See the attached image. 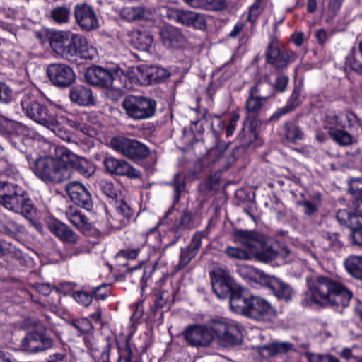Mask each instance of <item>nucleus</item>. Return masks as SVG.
Masks as SVG:
<instances>
[{"instance_id": "de8ad7c7", "label": "nucleus", "mask_w": 362, "mask_h": 362, "mask_svg": "<svg viewBox=\"0 0 362 362\" xmlns=\"http://www.w3.org/2000/svg\"><path fill=\"white\" fill-rule=\"evenodd\" d=\"M196 253H194L188 247L181 250L180 254V260L177 264L178 269H181L185 267L190 262V261L196 256Z\"/></svg>"}, {"instance_id": "4be33fe9", "label": "nucleus", "mask_w": 362, "mask_h": 362, "mask_svg": "<svg viewBox=\"0 0 362 362\" xmlns=\"http://www.w3.org/2000/svg\"><path fill=\"white\" fill-rule=\"evenodd\" d=\"M77 24L83 30L89 31L98 28V21L93 9L87 4H77L74 8Z\"/></svg>"}, {"instance_id": "09e8293b", "label": "nucleus", "mask_w": 362, "mask_h": 362, "mask_svg": "<svg viewBox=\"0 0 362 362\" xmlns=\"http://www.w3.org/2000/svg\"><path fill=\"white\" fill-rule=\"evenodd\" d=\"M194 12L191 11L177 10L175 12V19L177 22L190 26Z\"/></svg>"}, {"instance_id": "603ef678", "label": "nucleus", "mask_w": 362, "mask_h": 362, "mask_svg": "<svg viewBox=\"0 0 362 362\" xmlns=\"http://www.w3.org/2000/svg\"><path fill=\"white\" fill-rule=\"evenodd\" d=\"M48 129H51L58 137L61 139L70 142L71 141V135L69 132L66 129H64L59 127L57 123V121L55 119V122L52 127H47Z\"/></svg>"}, {"instance_id": "ea45409f", "label": "nucleus", "mask_w": 362, "mask_h": 362, "mask_svg": "<svg viewBox=\"0 0 362 362\" xmlns=\"http://www.w3.org/2000/svg\"><path fill=\"white\" fill-rule=\"evenodd\" d=\"M354 223L350 227V238L355 245H362V215L355 218Z\"/></svg>"}, {"instance_id": "f3484780", "label": "nucleus", "mask_w": 362, "mask_h": 362, "mask_svg": "<svg viewBox=\"0 0 362 362\" xmlns=\"http://www.w3.org/2000/svg\"><path fill=\"white\" fill-rule=\"evenodd\" d=\"M54 345L53 339L45 333L33 331L28 332L22 339V350L30 353H37L51 349Z\"/></svg>"}, {"instance_id": "8fccbe9b", "label": "nucleus", "mask_w": 362, "mask_h": 362, "mask_svg": "<svg viewBox=\"0 0 362 362\" xmlns=\"http://www.w3.org/2000/svg\"><path fill=\"white\" fill-rule=\"evenodd\" d=\"M101 191L108 197L115 199L117 197V189L114 185L109 181L103 180L99 183Z\"/></svg>"}, {"instance_id": "49530a36", "label": "nucleus", "mask_w": 362, "mask_h": 362, "mask_svg": "<svg viewBox=\"0 0 362 362\" xmlns=\"http://www.w3.org/2000/svg\"><path fill=\"white\" fill-rule=\"evenodd\" d=\"M349 190L362 204V178H352L350 180Z\"/></svg>"}, {"instance_id": "052dcab7", "label": "nucleus", "mask_w": 362, "mask_h": 362, "mask_svg": "<svg viewBox=\"0 0 362 362\" xmlns=\"http://www.w3.org/2000/svg\"><path fill=\"white\" fill-rule=\"evenodd\" d=\"M13 98L12 90L5 83L0 85V102L8 103Z\"/></svg>"}, {"instance_id": "13d9d810", "label": "nucleus", "mask_w": 362, "mask_h": 362, "mask_svg": "<svg viewBox=\"0 0 362 362\" xmlns=\"http://www.w3.org/2000/svg\"><path fill=\"white\" fill-rule=\"evenodd\" d=\"M172 186L174 188L176 196L178 198L180 193L185 189L184 176L182 174H176L172 182Z\"/></svg>"}, {"instance_id": "f704fd0d", "label": "nucleus", "mask_w": 362, "mask_h": 362, "mask_svg": "<svg viewBox=\"0 0 362 362\" xmlns=\"http://www.w3.org/2000/svg\"><path fill=\"white\" fill-rule=\"evenodd\" d=\"M76 57H79L85 59H93L97 56V49L89 44L87 40L81 35H78L76 42Z\"/></svg>"}, {"instance_id": "39448f33", "label": "nucleus", "mask_w": 362, "mask_h": 362, "mask_svg": "<svg viewBox=\"0 0 362 362\" xmlns=\"http://www.w3.org/2000/svg\"><path fill=\"white\" fill-rule=\"evenodd\" d=\"M0 204L16 213L30 214L33 211L31 199L18 185L0 181Z\"/></svg>"}, {"instance_id": "69168bd1", "label": "nucleus", "mask_w": 362, "mask_h": 362, "mask_svg": "<svg viewBox=\"0 0 362 362\" xmlns=\"http://www.w3.org/2000/svg\"><path fill=\"white\" fill-rule=\"evenodd\" d=\"M170 297V293L167 291H160L156 298L155 300V306L157 308H161L165 306L167 301L169 300Z\"/></svg>"}, {"instance_id": "f257e3e1", "label": "nucleus", "mask_w": 362, "mask_h": 362, "mask_svg": "<svg viewBox=\"0 0 362 362\" xmlns=\"http://www.w3.org/2000/svg\"><path fill=\"white\" fill-rule=\"evenodd\" d=\"M308 291L305 293L303 304L337 305L346 307L349 305L352 293L341 284L324 276L313 275L306 279Z\"/></svg>"}, {"instance_id": "72a5a7b5", "label": "nucleus", "mask_w": 362, "mask_h": 362, "mask_svg": "<svg viewBox=\"0 0 362 362\" xmlns=\"http://www.w3.org/2000/svg\"><path fill=\"white\" fill-rule=\"evenodd\" d=\"M87 118V115L82 113L75 117L67 118V122L70 127L79 130L83 134L90 137H94L97 135V131L93 127L86 123Z\"/></svg>"}, {"instance_id": "9b49d317", "label": "nucleus", "mask_w": 362, "mask_h": 362, "mask_svg": "<svg viewBox=\"0 0 362 362\" xmlns=\"http://www.w3.org/2000/svg\"><path fill=\"white\" fill-rule=\"evenodd\" d=\"M78 34L70 31L54 32L49 40L54 52L67 60L76 58V42Z\"/></svg>"}, {"instance_id": "680f3d73", "label": "nucleus", "mask_w": 362, "mask_h": 362, "mask_svg": "<svg viewBox=\"0 0 362 362\" xmlns=\"http://www.w3.org/2000/svg\"><path fill=\"white\" fill-rule=\"evenodd\" d=\"M4 173L7 177H13L18 173L16 168L8 163L6 160H0V173Z\"/></svg>"}, {"instance_id": "dca6fc26", "label": "nucleus", "mask_w": 362, "mask_h": 362, "mask_svg": "<svg viewBox=\"0 0 362 362\" xmlns=\"http://www.w3.org/2000/svg\"><path fill=\"white\" fill-rule=\"evenodd\" d=\"M265 56L266 62L271 64L276 70L286 69L288 64L296 59V54L292 51H281L276 40L274 39L267 45Z\"/></svg>"}, {"instance_id": "6ab92c4d", "label": "nucleus", "mask_w": 362, "mask_h": 362, "mask_svg": "<svg viewBox=\"0 0 362 362\" xmlns=\"http://www.w3.org/2000/svg\"><path fill=\"white\" fill-rule=\"evenodd\" d=\"M47 74L52 82L56 86L68 87L76 79L73 69L64 64H52L47 69Z\"/></svg>"}, {"instance_id": "4d7b16f0", "label": "nucleus", "mask_w": 362, "mask_h": 362, "mask_svg": "<svg viewBox=\"0 0 362 362\" xmlns=\"http://www.w3.org/2000/svg\"><path fill=\"white\" fill-rule=\"evenodd\" d=\"M190 25L193 26L196 29L204 30L206 28V20L205 16L204 14L194 12Z\"/></svg>"}, {"instance_id": "774afa93", "label": "nucleus", "mask_w": 362, "mask_h": 362, "mask_svg": "<svg viewBox=\"0 0 362 362\" xmlns=\"http://www.w3.org/2000/svg\"><path fill=\"white\" fill-rule=\"evenodd\" d=\"M225 124L221 117H216L211 122V129L216 136L223 132Z\"/></svg>"}, {"instance_id": "f03ea898", "label": "nucleus", "mask_w": 362, "mask_h": 362, "mask_svg": "<svg viewBox=\"0 0 362 362\" xmlns=\"http://www.w3.org/2000/svg\"><path fill=\"white\" fill-rule=\"evenodd\" d=\"M231 310L256 320H267L275 315V310L269 302L245 289L233 295Z\"/></svg>"}, {"instance_id": "aec40b11", "label": "nucleus", "mask_w": 362, "mask_h": 362, "mask_svg": "<svg viewBox=\"0 0 362 362\" xmlns=\"http://www.w3.org/2000/svg\"><path fill=\"white\" fill-rule=\"evenodd\" d=\"M269 77L264 76L256 82L250 89V95L246 101V109L248 112L257 113L270 95H261L263 86H269Z\"/></svg>"}, {"instance_id": "f8f14e48", "label": "nucleus", "mask_w": 362, "mask_h": 362, "mask_svg": "<svg viewBox=\"0 0 362 362\" xmlns=\"http://www.w3.org/2000/svg\"><path fill=\"white\" fill-rule=\"evenodd\" d=\"M183 337L191 346L207 348L214 341L210 321L207 324H194L187 326L184 330Z\"/></svg>"}, {"instance_id": "c03bdc74", "label": "nucleus", "mask_w": 362, "mask_h": 362, "mask_svg": "<svg viewBox=\"0 0 362 362\" xmlns=\"http://www.w3.org/2000/svg\"><path fill=\"white\" fill-rule=\"evenodd\" d=\"M360 214H351L346 209H339L337 212L336 218L341 225H346L351 227L354 223L355 218H358Z\"/></svg>"}, {"instance_id": "e2e57ef3", "label": "nucleus", "mask_w": 362, "mask_h": 362, "mask_svg": "<svg viewBox=\"0 0 362 362\" xmlns=\"http://www.w3.org/2000/svg\"><path fill=\"white\" fill-rule=\"evenodd\" d=\"M107 285L103 284L98 286L93 287L91 289L93 295L98 300H105L108 294Z\"/></svg>"}, {"instance_id": "7c9ffc66", "label": "nucleus", "mask_w": 362, "mask_h": 362, "mask_svg": "<svg viewBox=\"0 0 362 362\" xmlns=\"http://www.w3.org/2000/svg\"><path fill=\"white\" fill-rule=\"evenodd\" d=\"M69 98L71 102L80 106H89L94 103L92 91L83 86L73 87L69 91Z\"/></svg>"}, {"instance_id": "37998d69", "label": "nucleus", "mask_w": 362, "mask_h": 362, "mask_svg": "<svg viewBox=\"0 0 362 362\" xmlns=\"http://www.w3.org/2000/svg\"><path fill=\"white\" fill-rule=\"evenodd\" d=\"M356 49L352 47L350 53L346 57V66L354 71L362 74V63L356 58Z\"/></svg>"}, {"instance_id": "4468645a", "label": "nucleus", "mask_w": 362, "mask_h": 362, "mask_svg": "<svg viewBox=\"0 0 362 362\" xmlns=\"http://www.w3.org/2000/svg\"><path fill=\"white\" fill-rule=\"evenodd\" d=\"M21 106L26 115L37 124L52 127L55 122V115L52 109H49L35 100L25 97L21 101Z\"/></svg>"}, {"instance_id": "864d4df0", "label": "nucleus", "mask_w": 362, "mask_h": 362, "mask_svg": "<svg viewBox=\"0 0 362 362\" xmlns=\"http://www.w3.org/2000/svg\"><path fill=\"white\" fill-rule=\"evenodd\" d=\"M73 298L78 303L86 307L90 305L93 300L92 296L82 291H75Z\"/></svg>"}, {"instance_id": "2eb2a0df", "label": "nucleus", "mask_w": 362, "mask_h": 362, "mask_svg": "<svg viewBox=\"0 0 362 362\" xmlns=\"http://www.w3.org/2000/svg\"><path fill=\"white\" fill-rule=\"evenodd\" d=\"M57 153L70 170L71 168H74L80 175L85 177H90L95 171V165L91 162L84 158L78 157L64 146L57 147Z\"/></svg>"}, {"instance_id": "9d476101", "label": "nucleus", "mask_w": 362, "mask_h": 362, "mask_svg": "<svg viewBox=\"0 0 362 362\" xmlns=\"http://www.w3.org/2000/svg\"><path fill=\"white\" fill-rule=\"evenodd\" d=\"M212 288L217 298L225 299L230 296V308L231 299L235 293L243 291V288L235 284L227 269L217 267L211 272Z\"/></svg>"}, {"instance_id": "393cba45", "label": "nucleus", "mask_w": 362, "mask_h": 362, "mask_svg": "<svg viewBox=\"0 0 362 362\" xmlns=\"http://www.w3.org/2000/svg\"><path fill=\"white\" fill-rule=\"evenodd\" d=\"M165 223L171 224L172 229L176 232L191 228L192 215L186 211H180L172 208L165 214Z\"/></svg>"}, {"instance_id": "ddd939ff", "label": "nucleus", "mask_w": 362, "mask_h": 362, "mask_svg": "<svg viewBox=\"0 0 362 362\" xmlns=\"http://www.w3.org/2000/svg\"><path fill=\"white\" fill-rule=\"evenodd\" d=\"M112 148L133 160L146 158L150 153L148 148L141 142L125 137H114L111 141Z\"/></svg>"}, {"instance_id": "bf43d9fd", "label": "nucleus", "mask_w": 362, "mask_h": 362, "mask_svg": "<svg viewBox=\"0 0 362 362\" xmlns=\"http://www.w3.org/2000/svg\"><path fill=\"white\" fill-rule=\"evenodd\" d=\"M288 77L284 74H279L274 84V88L279 92H284L288 83Z\"/></svg>"}, {"instance_id": "b1692460", "label": "nucleus", "mask_w": 362, "mask_h": 362, "mask_svg": "<svg viewBox=\"0 0 362 362\" xmlns=\"http://www.w3.org/2000/svg\"><path fill=\"white\" fill-rule=\"evenodd\" d=\"M325 128L328 129L329 134L332 139L339 145L346 146L353 143L352 136L347 132L335 128L341 125L339 115H332L328 116L325 120Z\"/></svg>"}, {"instance_id": "1a4fd4ad", "label": "nucleus", "mask_w": 362, "mask_h": 362, "mask_svg": "<svg viewBox=\"0 0 362 362\" xmlns=\"http://www.w3.org/2000/svg\"><path fill=\"white\" fill-rule=\"evenodd\" d=\"M241 273L245 272L250 274V278L255 281H259L260 283L265 284L274 293V294L279 299L288 301L293 295L292 288L280 279L270 276L266 274L263 271L257 269L252 267H245L240 269Z\"/></svg>"}, {"instance_id": "7ed1b4c3", "label": "nucleus", "mask_w": 362, "mask_h": 362, "mask_svg": "<svg viewBox=\"0 0 362 362\" xmlns=\"http://www.w3.org/2000/svg\"><path fill=\"white\" fill-rule=\"evenodd\" d=\"M238 234L242 238V241L249 246L252 257L259 261L274 262L276 265H281L291 260L290 251L286 247L275 250L266 247L262 238L255 232H240Z\"/></svg>"}, {"instance_id": "c756f323", "label": "nucleus", "mask_w": 362, "mask_h": 362, "mask_svg": "<svg viewBox=\"0 0 362 362\" xmlns=\"http://www.w3.org/2000/svg\"><path fill=\"white\" fill-rule=\"evenodd\" d=\"M65 215L70 223L82 233H87L92 229V223L89 219L76 206H69L66 209Z\"/></svg>"}, {"instance_id": "338daca9", "label": "nucleus", "mask_w": 362, "mask_h": 362, "mask_svg": "<svg viewBox=\"0 0 362 362\" xmlns=\"http://www.w3.org/2000/svg\"><path fill=\"white\" fill-rule=\"evenodd\" d=\"M140 247H134V248H129L126 250H121L117 255L124 257L129 259H134L137 257L139 253L140 252Z\"/></svg>"}, {"instance_id": "423d86ee", "label": "nucleus", "mask_w": 362, "mask_h": 362, "mask_svg": "<svg viewBox=\"0 0 362 362\" xmlns=\"http://www.w3.org/2000/svg\"><path fill=\"white\" fill-rule=\"evenodd\" d=\"M214 339H217L224 346L239 344L241 339L240 324L226 317H216L210 320Z\"/></svg>"}, {"instance_id": "0eeeda50", "label": "nucleus", "mask_w": 362, "mask_h": 362, "mask_svg": "<svg viewBox=\"0 0 362 362\" xmlns=\"http://www.w3.org/2000/svg\"><path fill=\"white\" fill-rule=\"evenodd\" d=\"M85 79L90 84L104 88H108L114 81H119L121 83H124V87L128 88L126 83L127 76L123 70L117 66L111 69L98 66H92L86 71Z\"/></svg>"}, {"instance_id": "a211bd4d", "label": "nucleus", "mask_w": 362, "mask_h": 362, "mask_svg": "<svg viewBox=\"0 0 362 362\" xmlns=\"http://www.w3.org/2000/svg\"><path fill=\"white\" fill-rule=\"evenodd\" d=\"M107 214V227L112 230H119L126 226L133 214L131 207L124 201L117 202L115 209Z\"/></svg>"}, {"instance_id": "3c124183", "label": "nucleus", "mask_w": 362, "mask_h": 362, "mask_svg": "<svg viewBox=\"0 0 362 362\" xmlns=\"http://www.w3.org/2000/svg\"><path fill=\"white\" fill-rule=\"evenodd\" d=\"M71 325L81 334L86 333L92 329L91 322L86 318L74 320Z\"/></svg>"}, {"instance_id": "0e129e2a", "label": "nucleus", "mask_w": 362, "mask_h": 362, "mask_svg": "<svg viewBox=\"0 0 362 362\" xmlns=\"http://www.w3.org/2000/svg\"><path fill=\"white\" fill-rule=\"evenodd\" d=\"M327 12L331 18L334 17L340 10L344 0H327Z\"/></svg>"}, {"instance_id": "a18cd8bd", "label": "nucleus", "mask_w": 362, "mask_h": 362, "mask_svg": "<svg viewBox=\"0 0 362 362\" xmlns=\"http://www.w3.org/2000/svg\"><path fill=\"white\" fill-rule=\"evenodd\" d=\"M325 238V246L328 247L329 249L337 250L343 246V243L339 238L337 233H332L327 232L324 236Z\"/></svg>"}, {"instance_id": "6e6552de", "label": "nucleus", "mask_w": 362, "mask_h": 362, "mask_svg": "<svg viewBox=\"0 0 362 362\" xmlns=\"http://www.w3.org/2000/svg\"><path fill=\"white\" fill-rule=\"evenodd\" d=\"M122 107L129 118L141 120L153 116L156 103L149 98L127 95L123 100Z\"/></svg>"}, {"instance_id": "a19ab883", "label": "nucleus", "mask_w": 362, "mask_h": 362, "mask_svg": "<svg viewBox=\"0 0 362 362\" xmlns=\"http://www.w3.org/2000/svg\"><path fill=\"white\" fill-rule=\"evenodd\" d=\"M70 11L66 6H57L50 12L51 19L57 23H67L69 19Z\"/></svg>"}, {"instance_id": "20e7f679", "label": "nucleus", "mask_w": 362, "mask_h": 362, "mask_svg": "<svg viewBox=\"0 0 362 362\" xmlns=\"http://www.w3.org/2000/svg\"><path fill=\"white\" fill-rule=\"evenodd\" d=\"M56 158L46 156L33 160V172L45 182H62L71 176V170L57 155Z\"/></svg>"}, {"instance_id": "79ce46f5", "label": "nucleus", "mask_w": 362, "mask_h": 362, "mask_svg": "<svg viewBox=\"0 0 362 362\" xmlns=\"http://www.w3.org/2000/svg\"><path fill=\"white\" fill-rule=\"evenodd\" d=\"M121 16L128 21H136L144 17V10L141 7H125L121 11Z\"/></svg>"}, {"instance_id": "e433bc0d", "label": "nucleus", "mask_w": 362, "mask_h": 362, "mask_svg": "<svg viewBox=\"0 0 362 362\" xmlns=\"http://www.w3.org/2000/svg\"><path fill=\"white\" fill-rule=\"evenodd\" d=\"M344 266L350 275L362 280V256H349L344 261Z\"/></svg>"}, {"instance_id": "473e14b6", "label": "nucleus", "mask_w": 362, "mask_h": 362, "mask_svg": "<svg viewBox=\"0 0 362 362\" xmlns=\"http://www.w3.org/2000/svg\"><path fill=\"white\" fill-rule=\"evenodd\" d=\"M240 232H249L248 230H235L233 232V235L235 238V240L238 243L242 245L245 248H239L236 247H227L226 248L225 252L226 255L232 258H235L241 260H248L251 259L252 257V254L250 250V247L247 244H245L242 241V238L238 235V233Z\"/></svg>"}, {"instance_id": "58836bf2", "label": "nucleus", "mask_w": 362, "mask_h": 362, "mask_svg": "<svg viewBox=\"0 0 362 362\" xmlns=\"http://www.w3.org/2000/svg\"><path fill=\"white\" fill-rule=\"evenodd\" d=\"M284 135L286 139L291 143H296L304 138L303 131L294 122H286L285 123Z\"/></svg>"}, {"instance_id": "bb28decb", "label": "nucleus", "mask_w": 362, "mask_h": 362, "mask_svg": "<svg viewBox=\"0 0 362 362\" xmlns=\"http://www.w3.org/2000/svg\"><path fill=\"white\" fill-rule=\"evenodd\" d=\"M47 226L49 230L64 243L75 244L79 239L71 228L57 219H50L47 222Z\"/></svg>"}, {"instance_id": "c85d7f7f", "label": "nucleus", "mask_w": 362, "mask_h": 362, "mask_svg": "<svg viewBox=\"0 0 362 362\" xmlns=\"http://www.w3.org/2000/svg\"><path fill=\"white\" fill-rule=\"evenodd\" d=\"M139 70L141 78L147 84L163 82L170 76L167 69L158 66H144Z\"/></svg>"}, {"instance_id": "5fc2aeb1", "label": "nucleus", "mask_w": 362, "mask_h": 362, "mask_svg": "<svg viewBox=\"0 0 362 362\" xmlns=\"http://www.w3.org/2000/svg\"><path fill=\"white\" fill-rule=\"evenodd\" d=\"M204 238H205V233L204 232L196 233L193 235L192 241L187 247L197 254L202 247Z\"/></svg>"}, {"instance_id": "5701e85b", "label": "nucleus", "mask_w": 362, "mask_h": 362, "mask_svg": "<svg viewBox=\"0 0 362 362\" xmlns=\"http://www.w3.org/2000/svg\"><path fill=\"white\" fill-rule=\"evenodd\" d=\"M103 164L107 170L112 174L127 176L132 179L141 177V173L124 160L109 156L104 158Z\"/></svg>"}, {"instance_id": "412c9836", "label": "nucleus", "mask_w": 362, "mask_h": 362, "mask_svg": "<svg viewBox=\"0 0 362 362\" xmlns=\"http://www.w3.org/2000/svg\"><path fill=\"white\" fill-rule=\"evenodd\" d=\"M65 189L73 202L88 211L91 210L92 197L85 185L79 182L73 181L66 184Z\"/></svg>"}, {"instance_id": "cd10ccee", "label": "nucleus", "mask_w": 362, "mask_h": 362, "mask_svg": "<svg viewBox=\"0 0 362 362\" xmlns=\"http://www.w3.org/2000/svg\"><path fill=\"white\" fill-rule=\"evenodd\" d=\"M257 350L264 358H269L280 354H286L296 351L295 346L287 341L272 342L261 346H257Z\"/></svg>"}, {"instance_id": "a878e982", "label": "nucleus", "mask_w": 362, "mask_h": 362, "mask_svg": "<svg viewBox=\"0 0 362 362\" xmlns=\"http://www.w3.org/2000/svg\"><path fill=\"white\" fill-rule=\"evenodd\" d=\"M161 41L169 49H178L185 46V39L181 31L173 26L168 25L160 30Z\"/></svg>"}, {"instance_id": "6e6d98bb", "label": "nucleus", "mask_w": 362, "mask_h": 362, "mask_svg": "<svg viewBox=\"0 0 362 362\" xmlns=\"http://www.w3.org/2000/svg\"><path fill=\"white\" fill-rule=\"evenodd\" d=\"M306 356L310 362H339L337 358L330 355L307 354Z\"/></svg>"}, {"instance_id": "2f4dec72", "label": "nucleus", "mask_w": 362, "mask_h": 362, "mask_svg": "<svg viewBox=\"0 0 362 362\" xmlns=\"http://www.w3.org/2000/svg\"><path fill=\"white\" fill-rule=\"evenodd\" d=\"M302 103L300 92L298 89H294L291 96L288 99L286 104L278 108L270 117V121H278L281 117L293 112Z\"/></svg>"}, {"instance_id": "c9c22d12", "label": "nucleus", "mask_w": 362, "mask_h": 362, "mask_svg": "<svg viewBox=\"0 0 362 362\" xmlns=\"http://www.w3.org/2000/svg\"><path fill=\"white\" fill-rule=\"evenodd\" d=\"M189 6L208 11H221L226 8V0H183Z\"/></svg>"}, {"instance_id": "4c0bfd02", "label": "nucleus", "mask_w": 362, "mask_h": 362, "mask_svg": "<svg viewBox=\"0 0 362 362\" xmlns=\"http://www.w3.org/2000/svg\"><path fill=\"white\" fill-rule=\"evenodd\" d=\"M153 37L148 32L136 31L133 33L132 42L135 48L148 51L153 44Z\"/></svg>"}]
</instances>
